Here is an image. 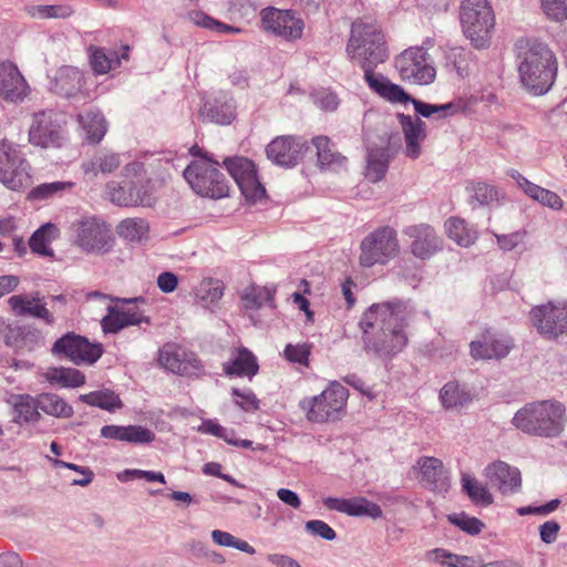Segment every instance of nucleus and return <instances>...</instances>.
<instances>
[{
	"label": "nucleus",
	"instance_id": "12",
	"mask_svg": "<svg viewBox=\"0 0 567 567\" xmlns=\"http://www.w3.org/2000/svg\"><path fill=\"white\" fill-rule=\"evenodd\" d=\"M529 321L547 340L567 336V301H548L529 311Z\"/></svg>",
	"mask_w": 567,
	"mask_h": 567
},
{
	"label": "nucleus",
	"instance_id": "35",
	"mask_svg": "<svg viewBox=\"0 0 567 567\" xmlns=\"http://www.w3.org/2000/svg\"><path fill=\"white\" fill-rule=\"evenodd\" d=\"M389 161L390 156L385 147L369 148L367 177L373 183L381 181L388 171Z\"/></svg>",
	"mask_w": 567,
	"mask_h": 567
},
{
	"label": "nucleus",
	"instance_id": "26",
	"mask_svg": "<svg viewBox=\"0 0 567 567\" xmlns=\"http://www.w3.org/2000/svg\"><path fill=\"white\" fill-rule=\"evenodd\" d=\"M158 361L165 369L179 375L190 377L199 370V361L182 350L164 348L159 352Z\"/></svg>",
	"mask_w": 567,
	"mask_h": 567
},
{
	"label": "nucleus",
	"instance_id": "39",
	"mask_svg": "<svg viewBox=\"0 0 567 567\" xmlns=\"http://www.w3.org/2000/svg\"><path fill=\"white\" fill-rule=\"evenodd\" d=\"M447 236L460 246L468 247L476 239V233L468 228L465 221L457 217H451L445 223Z\"/></svg>",
	"mask_w": 567,
	"mask_h": 567
},
{
	"label": "nucleus",
	"instance_id": "38",
	"mask_svg": "<svg viewBox=\"0 0 567 567\" xmlns=\"http://www.w3.org/2000/svg\"><path fill=\"white\" fill-rule=\"evenodd\" d=\"M79 401L106 411H114L122 406L118 395L111 390L93 391L87 394H82L79 396Z\"/></svg>",
	"mask_w": 567,
	"mask_h": 567
},
{
	"label": "nucleus",
	"instance_id": "64",
	"mask_svg": "<svg viewBox=\"0 0 567 567\" xmlns=\"http://www.w3.org/2000/svg\"><path fill=\"white\" fill-rule=\"evenodd\" d=\"M306 530L315 536L326 540H333L337 537L336 532L323 520L313 519L306 523Z\"/></svg>",
	"mask_w": 567,
	"mask_h": 567
},
{
	"label": "nucleus",
	"instance_id": "16",
	"mask_svg": "<svg viewBox=\"0 0 567 567\" xmlns=\"http://www.w3.org/2000/svg\"><path fill=\"white\" fill-rule=\"evenodd\" d=\"M414 470L417 471V480L424 487L436 493L449 491L450 478L441 460L422 456L417 460Z\"/></svg>",
	"mask_w": 567,
	"mask_h": 567
},
{
	"label": "nucleus",
	"instance_id": "7",
	"mask_svg": "<svg viewBox=\"0 0 567 567\" xmlns=\"http://www.w3.org/2000/svg\"><path fill=\"white\" fill-rule=\"evenodd\" d=\"M218 162L203 156L194 161L184 171V177L197 194L210 198L228 195V184L224 174L217 168Z\"/></svg>",
	"mask_w": 567,
	"mask_h": 567
},
{
	"label": "nucleus",
	"instance_id": "33",
	"mask_svg": "<svg viewBox=\"0 0 567 567\" xmlns=\"http://www.w3.org/2000/svg\"><path fill=\"white\" fill-rule=\"evenodd\" d=\"M9 305L18 316L30 315L32 317L44 319L51 322L49 310L40 302L39 298L27 299L22 296H12L9 298Z\"/></svg>",
	"mask_w": 567,
	"mask_h": 567
},
{
	"label": "nucleus",
	"instance_id": "45",
	"mask_svg": "<svg viewBox=\"0 0 567 567\" xmlns=\"http://www.w3.org/2000/svg\"><path fill=\"white\" fill-rule=\"evenodd\" d=\"M195 295L205 303V306H208L214 305L221 299L224 289L220 281L208 278L200 281L195 289Z\"/></svg>",
	"mask_w": 567,
	"mask_h": 567
},
{
	"label": "nucleus",
	"instance_id": "52",
	"mask_svg": "<svg viewBox=\"0 0 567 567\" xmlns=\"http://www.w3.org/2000/svg\"><path fill=\"white\" fill-rule=\"evenodd\" d=\"M540 7L550 21L564 22L567 20V0H540Z\"/></svg>",
	"mask_w": 567,
	"mask_h": 567
},
{
	"label": "nucleus",
	"instance_id": "34",
	"mask_svg": "<svg viewBox=\"0 0 567 567\" xmlns=\"http://www.w3.org/2000/svg\"><path fill=\"white\" fill-rule=\"evenodd\" d=\"M78 121L85 132V138L92 144L101 142L106 133V121L97 111H90L84 115H79Z\"/></svg>",
	"mask_w": 567,
	"mask_h": 567
},
{
	"label": "nucleus",
	"instance_id": "9",
	"mask_svg": "<svg viewBox=\"0 0 567 567\" xmlns=\"http://www.w3.org/2000/svg\"><path fill=\"white\" fill-rule=\"evenodd\" d=\"M399 250L396 231L390 226L379 227L362 239L359 264L365 268L384 266L398 256Z\"/></svg>",
	"mask_w": 567,
	"mask_h": 567
},
{
	"label": "nucleus",
	"instance_id": "6",
	"mask_svg": "<svg viewBox=\"0 0 567 567\" xmlns=\"http://www.w3.org/2000/svg\"><path fill=\"white\" fill-rule=\"evenodd\" d=\"M348 398V390L334 381L319 395L302 399L299 406L310 422L324 423L342 416Z\"/></svg>",
	"mask_w": 567,
	"mask_h": 567
},
{
	"label": "nucleus",
	"instance_id": "5",
	"mask_svg": "<svg viewBox=\"0 0 567 567\" xmlns=\"http://www.w3.org/2000/svg\"><path fill=\"white\" fill-rule=\"evenodd\" d=\"M460 20L463 33L476 49L489 44L495 16L487 0H464L460 9Z\"/></svg>",
	"mask_w": 567,
	"mask_h": 567
},
{
	"label": "nucleus",
	"instance_id": "25",
	"mask_svg": "<svg viewBox=\"0 0 567 567\" xmlns=\"http://www.w3.org/2000/svg\"><path fill=\"white\" fill-rule=\"evenodd\" d=\"M223 369L226 375L251 379L258 373L259 365L255 354L241 347L233 350L230 359L223 364Z\"/></svg>",
	"mask_w": 567,
	"mask_h": 567
},
{
	"label": "nucleus",
	"instance_id": "13",
	"mask_svg": "<svg viewBox=\"0 0 567 567\" xmlns=\"http://www.w3.org/2000/svg\"><path fill=\"white\" fill-rule=\"evenodd\" d=\"M0 182L12 190H21L31 184L28 164L16 145L0 141Z\"/></svg>",
	"mask_w": 567,
	"mask_h": 567
},
{
	"label": "nucleus",
	"instance_id": "59",
	"mask_svg": "<svg viewBox=\"0 0 567 567\" xmlns=\"http://www.w3.org/2000/svg\"><path fill=\"white\" fill-rule=\"evenodd\" d=\"M285 358L291 363H299L308 365L310 355V346L301 344H287L284 351Z\"/></svg>",
	"mask_w": 567,
	"mask_h": 567
},
{
	"label": "nucleus",
	"instance_id": "44",
	"mask_svg": "<svg viewBox=\"0 0 567 567\" xmlns=\"http://www.w3.org/2000/svg\"><path fill=\"white\" fill-rule=\"evenodd\" d=\"M40 336L37 332L24 331L20 327H9V334L6 336L4 341L8 346H14L20 349L31 351L39 342Z\"/></svg>",
	"mask_w": 567,
	"mask_h": 567
},
{
	"label": "nucleus",
	"instance_id": "43",
	"mask_svg": "<svg viewBox=\"0 0 567 567\" xmlns=\"http://www.w3.org/2000/svg\"><path fill=\"white\" fill-rule=\"evenodd\" d=\"M121 164L120 157L116 154L104 155L94 157L82 165V169L85 176L90 178L96 176L97 172L112 173Z\"/></svg>",
	"mask_w": 567,
	"mask_h": 567
},
{
	"label": "nucleus",
	"instance_id": "19",
	"mask_svg": "<svg viewBox=\"0 0 567 567\" xmlns=\"http://www.w3.org/2000/svg\"><path fill=\"white\" fill-rule=\"evenodd\" d=\"M29 140L33 145L43 148L60 146L61 127L52 113L42 112L34 115Z\"/></svg>",
	"mask_w": 567,
	"mask_h": 567
},
{
	"label": "nucleus",
	"instance_id": "1",
	"mask_svg": "<svg viewBox=\"0 0 567 567\" xmlns=\"http://www.w3.org/2000/svg\"><path fill=\"white\" fill-rule=\"evenodd\" d=\"M410 317L409 306L401 300L368 308L359 321L367 355L389 360L401 352L408 343L405 328Z\"/></svg>",
	"mask_w": 567,
	"mask_h": 567
},
{
	"label": "nucleus",
	"instance_id": "18",
	"mask_svg": "<svg viewBox=\"0 0 567 567\" xmlns=\"http://www.w3.org/2000/svg\"><path fill=\"white\" fill-rule=\"evenodd\" d=\"M302 153L303 144L296 137L289 135L274 138L266 147L268 159L284 167L297 165Z\"/></svg>",
	"mask_w": 567,
	"mask_h": 567
},
{
	"label": "nucleus",
	"instance_id": "50",
	"mask_svg": "<svg viewBox=\"0 0 567 567\" xmlns=\"http://www.w3.org/2000/svg\"><path fill=\"white\" fill-rule=\"evenodd\" d=\"M134 184L125 183L123 185H116L110 190V199L113 204L118 206H134L138 203V196L133 195Z\"/></svg>",
	"mask_w": 567,
	"mask_h": 567
},
{
	"label": "nucleus",
	"instance_id": "63",
	"mask_svg": "<svg viewBox=\"0 0 567 567\" xmlns=\"http://www.w3.org/2000/svg\"><path fill=\"white\" fill-rule=\"evenodd\" d=\"M313 101L318 107L327 112L336 111L340 104L337 94L328 90L315 93Z\"/></svg>",
	"mask_w": 567,
	"mask_h": 567
},
{
	"label": "nucleus",
	"instance_id": "46",
	"mask_svg": "<svg viewBox=\"0 0 567 567\" xmlns=\"http://www.w3.org/2000/svg\"><path fill=\"white\" fill-rule=\"evenodd\" d=\"M90 63L96 74H106L111 69L121 64L118 56L113 53L107 55L100 48H91Z\"/></svg>",
	"mask_w": 567,
	"mask_h": 567
},
{
	"label": "nucleus",
	"instance_id": "4",
	"mask_svg": "<svg viewBox=\"0 0 567 567\" xmlns=\"http://www.w3.org/2000/svg\"><path fill=\"white\" fill-rule=\"evenodd\" d=\"M347 54L363 69L364 76L369 75V72H374L389 56L383 33L374 24L353 22Z\"/></svg>",
	"mask_w": 567,
	"mask_h": 567
},
{
	"label": "nucleus",
	"instance_id": "51",
	"mask_svg": "<svg viewBox=\"0 0 567 567\" xmlns=\"http://www.w3.org/2000/svg\"><path fill=\"white\" fill-rule=\"evenodd\" d=\"M70 72L69 65H62L52 70L49 75L50 90L56 94L69 96Z\"/></svg>",
	"mask_w": 567,
	"mask_h": 567
},
{
	"label": "nucleus",
	"instance_id": "8",
	"mask_svg": "<svg viewBox=\"0 0 567 567\" xmlns=\"http://www.w3.org/2000/svg\"><path fill=\"white\" fill-rule=\"evenodd\" d=\"M87 299L101 298L109 299L121 303V307L107 306V315L101 320V327L104 333H117L122 329L130 326H137L143 322L150 323V318L144 315V311L140 310L138 303H145L143 297L125 299V298H112L100 291H92L86 295Z\"/></svg>",
	"mask_w": 567,
	"mask_h": 567
},
{
	"label": "nucleus",
	"instance_id": "37",
	"mask_svg": "<svg viewBox=\"0 0 567 567\" xmlns=\"http://www.w3.org/2000/svg\"><path fill=\"white\" fill-rule=\"evenodd\" d=\"M462 488L470 497V499L481 506H489L493 504V495L488 492L487 487L476 481L467 473L462 474L461 478Z\"/></svg>",
	"mask_w": 567,
	"mask_h": 567
},
{
	"label": "nucleus",
	"instance_id": "54",
	"mask_svg": "<svg viewBox=\"0 0 567 567\" xmlns=\"http://www.w3.org/2000/svg\"><path fill=\"white\" fill-rule=\"evenodd\" d=\"M449 520L470 535L480 534L484 527L482 520L476 517H470L464 513L450 515Z\"/></svg>",
	"mask_w": 567,
	"mask_h": 567
},
{
	"label": "nucleus",
	"instance_id": "29",
	"mask_svg": "<svg viewBox=\"0 0 567 567\" xmlns=\"http://www.w3.org/2000/svg\"><path fill=\"white\" fill-rule=\"evenodd\" d=\"M235 103L233 99L215 100L204 104L199 116L209 122L227 125L235 118Z\"/></svg>",
	"mask_w": 567,
	"mask_h": 567
},
{
	"label": "nucleus",
	"instance_id": "31",
	"mask_svg": "<svg viewBox=\"0 0 567 567\" xmlns=\"http://www.w3.org/2000/svg\"><path fill=\"white\" fill-rule=\"evenodd\" d=\"M473 395L466 386L457 382H447L440 391V401L446 410H457L468 405Z\"/></svg>",
	"mask_w": 567,
	"mask_h": 567
},
{
	"label": "nucleus",
	"instance_id": "40",
	"mask_svg": "<svg viewBox=\"0 0 567 567\" xmlns=\"http://www.w3.org/2000/svg\"><path fill=\"white\" fill-rule=\"evenodd\" d=\"M56 234L58 229L53 224L43 225L34 231L29 240L31 250L42 256H51L52 251L48 248V245L56 237Z\"/></svg>",
	"mask_w": 567,
	"mask_h": 567
},
{
	"label": "nucleus",
	"instance_id": "62",
	"mask_svg": "<svg viewBox=\"0 0 567 567\" xmlns=\"http://www.w3.org/2000/svg\"><path fill=\"white\" fill-rule=\"evenodd\" d=\"M231 393L234 396L239 398V400L236 401V404L240 406L245 411H256L259 409V400L255 395V393L249 390L245 389L240 391L237 388L231 389Z\"/></svg>",
	"mask_w": 567,
	"mask_h": 567
},
{
	"label": "nucleus",
	"instance_id": "21",
	"mask_svg": "<svg viewBox=\"0 0 567 567\" xmlns=\"http://www.w3.org/2000/svg\"><path fill=\"white\" fill-rule=\"evenodd\" d=\"M406 234L413 238L411 251L416 258L429 259L442 248L440 237L429 225L412 226Z\"/></svg>",
	"mask_w": 567,
	"mask_h": 567
},
{
	"label": "nucleus",
	"instance_id": "10",
	"mask_svg": "<svg viewBox=\"0 0 567 567\" xmlns=\"http://www.w3.org/2000/svg\"><path fill=\"white\" fill-rule=\"evenodd\" d=\"M74 231V244L86 254L106 255L115 245L116 239L111 226L94 216L79 220Z\"/></svg>",
	"mask_w": 567,
	"mask_h": 567
},
{
	"label": "nucleus",
	"instance_id": "20",
	"mask_svg": "<svg viewBox=\"0 0 567 567\" xmlns=\"http://www.w3.org/2000/svg\"><path fill=\"white\" fill-rule=\"evenodd\" d=\"M30 87L19 69L10 62L0 63V96L9 102L23 101Z\"/></svg>",
	"mask_w": 567,
	"mask_h": 567
},
{
	"label": "nucleus",
	"instance_id": "61",
	"mask_svg": "<svg viewBox=\"0 0 567 567\" xmlns=\"http://www.w3.org/2000/svg\"><path fill=\"white\" fill-rule=\"evenodd\" d=\"M117 478L122 482L135 478H145L148 482H159L165 484V476L161 472L143 471V470H125L117 474Z\"/></svg>",
	"mask_w": 567,
	"mask_h": 567
},
{
	"label": "nucleus",
	"instance_id": "47",
	"mask_svg": "<svg viewBox=\"0 0 567 567\" xmlns=\"http://www.w3.org/2000/svg\"><path fill=\"white\" fill-rule=\"evenodd\" d=\"M272 292L266 287L250 286L241 296L245 309H259L264 303L271 301Z\"/></svg>",
	"mask_w": 567,
	"mask_h": 567
},
{
	"label": "nucleus",
	"instance_id": "48",
	"mask_svg": "<svg viewBox=\"0 0 567 567\" xmlns=\"http://www.w3.org/2000/svg\"><path fill=\"white\" fill-rule=\"evenodd\" d=\"M434 559L447 567H475L476 559L471 556L455 555L446 549L436 548L433 550Z\"/></svg>",
	"mask_w": 567,
	"mask_h": 567
},
{
	"label": "nucleus",
	"instance_id": "55",
	"mask_svg": "<svg viewBox=\"0 0 567 567\" xmlns=\"http://www.w3.org/2000/svg\"><path fill=\"white\" fill-rule=\"evenodd\" d=\"M471 192V202L480 205H488L497 198L496 189L485 183H475L467 188Z\"/></svg>",
	"mask_w": 567,
	"mask_h": 567
},
{
	"label": "nucleus",
	"instance_id": "24",
	"mask_svg": "<svg viewBox=\"0 0 567 567\" xmlns=\"http://www.w3.org/2000/svg\"><path fill=\"white\" fill-rule=\"evenodd\" d=\"M471 354L474 359H502L513 348V341L506 337L484 336L483 340L472 341Z\"/></svg>",
	"mask_w": 567,
	"mask_h": 567
},
{
	"label": "nucleus",
	"instance_id": "2",
	"mask_svg": "<svg viewBox=\"0 0 567 567\" xmlns=\"http://www.w3.org/2000/svg\"><path fill=\"white\" fill-rule=\"evenodd\" d=\"M518 74L523 86L534 95H543L553 86L557 74L555 54L547 44L520 39L516 43Z\"/></svg>",
	"mask_w": 567,
	"mask_h": 567
},
{
	"label": "nucleus",
	"instance_id": "56",
	"mask_svg": "<svg viewBox=\"0 0 567 567\" xmlns=\"http://www.w3.org/2000/svg\"><path fill=\"white\" fill-rule=\"evenodd\" d=\"M38 404L43 412L55 416H60L66 411V403L55 394L40 395Z\"/></svg>",
	"mask_w": 567,
	"mask_h": 567
},
{
	"label": "nucleus",
	"instance_id": "36",
	"mask_svg": "<svg viewBox=\"0 0 567 567\" xmlns=\"http://www.w3.org/2000/svg\"><path fill=\"white\" fill-rule=\"evenodd\" d=\"M409 103H412L415 113L423 117H431L432 115L437 114V117L443 118L446 117L447 115H453L464 111L462 102H450L446 104L434 105L422 102L411 96Z\"/></svg>",
	"mask_w": 567,
	"mask_h": 567
},
{
	"label": "nucleus",
	"instance_id": "28",
	"mask_svg": "<svg viewBox=\"0 0 567 567\" xmlns=\"http://www.w3.org/2000/svg\"><path fill=\"white\" fill-rule=\"evenodd\" d=\"M511 176L517 182L523 192L535 202L554 210L563 208L564 202L555 192L532 183L517 171H513Z\"/></svg>",
	"mask_w": 567,
	"mask_h": 567
},
{
	"label": "nucleus",
	"instance_id": "15",
	"mask_svg": "<svg viewBox=\"0 0 567 567\" xmlns=\"http://www.w3.org/2000/svg\"><path fill=\"white\" fill-rule=\"evenodd\" d=\"M261 23L267 32L287 41L300 39L303 31V21L291 10L265 9L261 11Z\"/></svg>",
	"mask_w": 567,
	"mask_h": 567
},
{
	"label": "nucleus",
	"instance_id": "22",
	"mask_svg": "<svg viewBox=\"0 0 567 567\" xmlns=\"http://www.w3.org/2000/svg\"><path fill=\"white\" fill-rule=\"evenodd\" d=\"M398 120L404 134L405 155L417 158L421 154V143L426 137L425 123L419 117H412L403 113L398 114Z\"/></svg>",
	"mask_w": 567,
	"mask_h": 567
},
{
	"label": "nucleus",
	"instance_id": "60",
	"mask_svg": "<svg viewBox=\"0 0 567 567\" xmlns=\"http://www.w3.org/2000/svg\"><path fill=\"white\" fill-rule=\"evenodd\" d=\"M70 187V183H63V182H55V183H49V184H42L35 188H33L29 193V198L32 199H45L54 194L65 190Z\"/></svg>",
	"mask_w": 567,
	"mask_h": 567
},
{
	"label": "nucleus",
	"instance_id": "11",
	"mask_svg": "<svg viewBox=\"0 0 567 567\" xmlns=\"http://www.w3.org/2000/svg\"><path fill=\"white\" fill-rule=\"evenodd\" d=\"M394 65L400 78L413 84H430L436 75L433 61L422 47L404 50L395 58Z\"/></svg>",
	"mask_w": 567,
	"mask_h": 567
},
{
	"label": "nucleus",
	"instance_id": "32",
	"mask_svg": "<svg viewBox=\"0 0 567 567\" xmlns=\"http://www.w3.org/2000/svg\"><path fill=\"white\" fill-rule=\"evenodd\" d=\"M148 233V221L140 217L125 218L116 226V234L124 240L134 244H141L147 240Z\"/></svg>",
	"mask_w": 567,
	"mask_h": 567
},
{
	"label": "nucleus",
	"instance_id": "23",
	"mask_svg": "<svg viewBox=\"0 0 567 567\" xmlns=\"http://www.w3.org/2000/svg\"><path fill=\"white\" fill-rule=\"evenodd\" d=\"M312 145L317 150V161L320 169L340 172L347 168V157L336 150V145L328 136L313 137Z\"/></svg>",
	"mask_w": 567,
	"mask_h": 567
},
{
	"label": "nucleus",
	"instance_id": "17",
	"mask_svg": "<svg viewBox=\"0 0 567 567\" xmlns=\"http://www.w3.org/2000/svg\"><path fill=\"white\" fill-rule=\"evenodd\" d=\"M484 475L488 484L504 495L520 491L522 476L519 470L503 461H495L487 465Z\"/></svg>",
	"mask_w": 567,
	"mask_h": 567
},
{
	"label": "nucleus",
	"instance_id": "42",
	"mask_svg": "<svg viewBox=\"0 0 567 567\" xmlns=\"http://www.w3.org/2000/svg\"><path fill=\"white\" fill-rule=\"evenodd\" d=\"M344 514L349 516H367L373 519H378L382 517V509L378 504L364 497H352L348 498Z\"/></svg>",
	"mask_w": 567,
	"mask_h": 567
},
{
	"label": "nucleus",
	"instance_id": "3",
	"mask_svg": "<svg viewBox=\"0 0 567 567\" xmlns=\"http://www.w3.org/2000/svg\"><path fill=\"white\" fill-rule=\"evenodd\" d=\"M567 422L565 406L554 400H545L526 404L519 409L513 424L524 433L542 436H559Z\"/></svg>",
	"mask_w": 567,
	"mask_h": 567
},
{
	"label": "nucleus",
	"instance_id": "27",
	"mask_svg": "<svg viewBox=\"0 0 567 567\" xmlns=\"http://www.w3.org/2000/svg\"><path fill=\"white\" fill-rule=\"evenodd\" d=\"M364 80L373 92L391 103L408 104L409 100H411L409 93L399 84L392 83L383 74L369 72Z\"/></svg>",
	"mask_w": 567,
	"mask_h": 567
},
{
	"label": "nucleus",
	"instance_id": "30",
	"mask_svg": "<svg viewBox=\"0 0 567 567\" xmlns=\"http://www.w3.org/2000/svg\"><path fill=\"white\" fill-rule=\"evenodd\" d=\"M103 344L73 333V364H93L103 354Z\"/></svg>",
	"mask_w": 567,
	"mask_h": 567
},
{
	"label": "nucleus",
	"instance_id": "53",
	"mask_svg": "<svg viewBox=\"0 0 567 567\" xmlns=\"http://www.w3.org/2000/svg\"><path fill=\"white\" fill-rule=\"evenodd\" d=\"M155 440V434L141 425H126L123 442L131 444H150Z\"/></svg>",
	"mask_w": 567,
	"mask_h": 567
},
{
	"label": "nucleus",
	"instance_id": "58",
	"mask_svg": "<svg viewBox=\"0 0 567 567\" xmlns=\"http://www.w3.org/2000/svg\"><path fill=\"white\" fill-rule=\"evenodd\" d=\"M192 20L196 24H198L203 28L216 30L217 32H220V33H229V32H239L240 31L239 29H237L235 27L219 22L202 12H194L192 14Z\"/></svg>",
	"mask_w": 567,
	"mask_h": 567
},
{
	"label": "nucleus",
	"instance_id": "57",
	"mask_svg": "<svg viewBox=\"0 0 567 567\" xmlns=\"http://www.w3.org/2000/svg\"><path fill=\"white\" fill-rule=\"evenodd\" d=\"M41 375L52 385L60 388L71 386V373L66 368L51 367L43 371Z\"/></svg>",
	"mask_w": 567,
	"mask_h": 567
},
{
	"label": "nucleus",
	"instance_id": "49",
	"mask_svg": "<svg viewBox=\"0 0 567 567\" xmlns=\"http://www.w3.org/2000/svg\"><path fill=\"white\" fill-rule=\"evenodd\" d=\"M14 408L18 413V417L24 422H33L39 417L38 399H33L30 395H19L16 398Z\"/></svg>",
	"mask_w": 567,
	"mask_h": 567
},
{
	"label": "nucleus",
	"instance_id": "41",
	"mask_svg": "<svg viewBox=\"0 0 567 567\" xmlns=\"http://www.w3.org/2000/svg\"><path fill=\"white\" fill-rule=\"evenodd\" d=\"M27 16L33 20L65 19L70 9L62 4H32L24 8Z\"/></svg>",
	"mask_w": 567,
	"mask_h": 567
},
{
	"label": "nucleus",
	"instance_id": "14",
	"mask_svg": "<svg viewBox=\"0 0 567 567\" xmlns=\"http://www.w3.org/2000/svg\"><path fill=\"white\" fill-rule=\"evenodd\" d=\"M224 165L237 183L243 196L249 203H257L266 197V189L260 183L255 164L241 156L227 157Z\"/></svg>",
	"mask_w": 567,
	"mask_h": 567
}]
</instances>
